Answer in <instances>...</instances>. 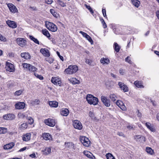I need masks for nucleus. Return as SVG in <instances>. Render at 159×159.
Listing matches in <instances>:
<instances>
[{
    "label": "nucleus",
    "instance_id": "4d7b16f0",
    "mask_svg": "<svg viewBox=\"0 0 159 159\" xmlns=\"http://www.w3.org/2000/svg\"><path fill=\"white\" fill-rule=\"evenodd\" d=\"M85 62L86 63L90 65L92 62V61L91 60L87 59H86Z\"/></svg>",
    "mask_w": 159,
    "mask_h": 159
},
{
    "label": "nucleus",
    "instance_id": "423d86ee",
    "mask_svg": "<svg viewBox=\"0 0 159 159\" xmlns=\"http://www.w3.org/2000/svg\"><path fill=\"white\" fill-rule=\"evenodd\" d=\"M101 100L105 106L107 107H109L111 105L110 100L107 98L106 96H102L101 97Z\"/></svg>",
    "mask_w": 159,
    "mask_h": 159
},
{
    "label": "nucleus",
    "instance_id": "f03ea898",
    "mask_svg": "<svg viewBox=\"0 0 159 159\" xmlns=\"http://www.w3.org/2000/svg\"><path fill=\"white\" fill-rule=\"evenodd\" d=\"M78 69V67L76 65H70L65 70L64 72L68 74H72L76 72Z\"/></svg>",
    "mask_w": 159,
    "mask_h": 159
},
{
    "label": "nucleus",
    "instance_id": "0eeeda50",
    "mask_svg": "<svg viewBox=\"0 0 159 159\" xmlns=\"http://www.w3.org/2000/svg\"><path fill=\"white\" fill-rule=\"evenodd\" d=\"M44 122L46 125L50 127L54 126L56 124L55 120L51 118L45 120Z\"/></svg>",
    "mask_w": 159,
    "mask_h": 159
},
{
    "label": "nucleus",
    "instance_id": "8fccbe9b",
    "mask_svg": "<svg viewBox=\"0 0 159 159\" xmlns=\"http://www.w3.org/2000/svg\"><path fill=\"white\" fill-rule=\"evenodd\" d=\"M45 60L50 64L52 63L54 60L53 59L51 58H46Z\"/></svg>",
    "mask_w": 159,
    "mask_h": 159
},
{
    "label": "nucleus",
    "instance_id": "9d476101",
    "mask_svg": "<svg viewBox=\"0 0 159 159\" xmlns=\"http://www.w3.org/2000/svg\"><path fill=\"white\" fill-rule=\"evenodd\" d=\"M15 118V116L13 114H8L4 115L3 116V118L6 120H12Z\"/></svg>",
    "mask_w": 159,
    "mask_h": 159
},
{
    "label": "nucleus",
    "instance_id": "6e6d98bb",
    "mask_svg": "<svg viewBox=\"0 0 159 159\" xmlns=\"http://www.w3.org/2000/svg\"><path fill=\"white\" fill-rule=\"evenodd\" d=\"M57 55L59 57L60 59L62 61H64V58L63 57L61 56L60 54V53L58 52H57Z\"/></svg>",
    "mask_w": 159,
    "mask_h": 159
},
{
    "label": "nucleus",
    "instance_id": "473e14b6",
    "mask_svg": "<svg viewBox=\"0 0 159 159\" xmlns=\"http://www.w3.org/2000/svg\"><path fill=\"white\" fill-rule=\"evenodd\" d=\"M131 1L133 5L137 7H139L140 3V1L138 0H131Z\"/></svg>",
    "mask_w": 159,
    "mask_h": 159
},
{
    "label": "nucleus",
    "instance_id": "aec40b11",
    "mask_svg": "<svg viewBox=\"0 0 159 159\" xmlns=\"http://www.w3.org/2000/svg\"><path fill=\"white\" fill-rule=\"evenodd\" d=\"M43 138L46 140H51L52 139L51 135L48 133H44L43 134Z\"/></svg>",
    "mask_w": 159,
    "mask_h": 159
},
{
    "label": "nucleus",
    "instance_id": "2eb2a0df",
    "mask_svg": "<svg viewBox=\"0 0 159 159\" xmlns=\"http://www.w3.org/2000/svg\"><path fill=\"white\" fill-rule=\"evenodd\" d=\"M40 52L44 56L49 57L50 56V53L49 51L47 48H41L40 51Z\"/></svg>",
    "mask_w": 159,
    "mask_h": 159
},
{
    "label": "nucleus",
    "instance_id": "ddd939ff",
    "mask_svg": "<svg viewBox=\"0 0 159 159\" xmlns=\"http://www.w3.org/2000/svg\"><path fill=\"white\" fill-rule=\"evenodd\" d=\"M80 33L85 38L88 40L89 42L91 43V44L93 43V41L90 36L87 34L86 33L82 31H80Z\"/></svg>",
    "mask_w": 159,
    "mask_h": 159
},
{
    "label": "nucleus",
    "instance_id": "5fc2aeb1",
    "mask_svg": "<svg viewBox=\"0 0 159 159\" xmlns=\"http://www.w3.org/2000/svg\"><path fill=\"white\" fill-rule=\"evenodd\" d=\"M125 61L126 62H128L129 63H131V61L130 59V57L128 56L125 59Z\"/></svg>",
    "mask_w": 159,
    "mask_h": 159
},
{
    "label": "nucleus",
    "instance_id": "052dcab7",
    "mask_svg": "<svg viewBox=\"0 0 159 159\" xmlns=\"http://www.w3.org/2000/svg\"><path fill=\"white\" fill-rule=\"evenodd\" d=\"M117 134L120 136H123L124 137H125V135L122 132H118L117 133Z\"/></svg>",
    "mask_w": 159,
    "mask_h": 159
},
{
    "label": "nucleus",
    "instance_id": "6ab92c4d",
    "mask_svg": "<svg viewBox=\"0 0 159 159\" xmlns=\"http://www.w3.org/2000/svg\"><path fill=\"white\" fill-rule=\"evenodd\" d=\"M15 106L17 109H22L25 107V104L24 102H19L15 105Z\"/></svg>",
    "mask_w": 159,
    "mask_h": 159
},
{
    "label": "nucleus",
    "instance_id": "b1692460",
    "mask_svg": "<svg viewBox=\"0 0 159 159\" xmlns=\"http://www.w3.org/2000/svg\"><path fill=\"white\" fill-rule=\"evenodd\" d=\"M69 113V110L66 108L62 109L60 112L61 114V115L66 116L68 115Z\"/></svg>",
    "mask_w": 159,
    "mask_h": 159
},
{
    "label": "nucleus",
    "instance_id": "3c124183",
    "mask_svg": "<svg viewBox=\"0 0 159 159\" xmlns=\"http://www.w3.org/2000/svg\"><path fill=\"white\" fill-rule=\"evenodd\" d=\"M34 75L36 77H37V78H39V79L40 80H42L43 79V76H42L41 75H39V74H38L36 73H34Z\"/></svg>",
    "mask_w": 159,
    "mask_h": 159
},
{
    "label": "nucleus",
    "instance_id": "f257e3e1",
    "mask_svg": "<svg viewBox=\"0 0 159 159\" xmlns=\"http://www.w3.org/2000/svg\"><path fill=\"white\" fill-rule=\"evenodd\" d=\"M86 99L89 103L90 104H93L94 105H97L98 102V99L91 94H88Z\"/></svg>",
    "mask_w": 159,
    "mask_h": 159
},
{
    "label": "nucleus",
    "instance_id": "a878e982",
    "mask_svg": "<svg viewBox=\"0 0 159 159\" xmlns=\"http://www.w3.org/2000/svg\"><path fill=\"white\" fill-rule=\"evenodd\" d=\"M84 154L86 157L89 158H92L93 159H95V157L90 152H89L88 151H84Z\"/></svg>",
    "mask_w": 159,
    "mask_h": 159
},
{
    "label": "nucleus",
    "instance_id": "2f4dec72",
    "mask_svg": "<svg viewBox=\"0 0 159 159\" xmlns=\"http://www.w3.org/2000/svg\"><path fill=\"white\" fill-rule=\"evenodd\" d=\"M134 84L137 88H141L143 87L141 82L140 81H136L134 82Z\"/></svg>",
    "mask_w": 159,
    "mask_h": 159
},
{
    "label": "nucleus",
    "instance_id": "603ef678",
    "mask_svg": "<svg viewBox=\"0 0 159 159\" xmlns=\"http://www.w3.org/2000/svg\"><path fill=\"white\" fill-rule=\"evenodd\" d=\"M51 148H46L45 149V153L47 154H48L50 153L51 152Z\"/></svg>",
    "mask_w": 159,
    "mask_h": 159
},
{
    "label": "nucleus",
    "instance_id": "338daca9",
    "mask_svg": "<svg viewBox=\"0 0 159 159\" xmlns=\"http://www.w3.org/2000/svg\"><path fill=\"white\" fill-rule=\"evenodd\" d=\"M5 156L3 154L0 153V159H2Z\"/></svg>",
    "mask_w": 159,
    "mask_h": 159
},
{
    "label": "nucleus",
    "instance_id": "393cba45",
    "mask_svg": "<svg viewBox=\"0 0 159 159\" xmlns=\"http://www.w3.org/2000/svg\"><path fill=\"white\" fill-rule=\"evenodd\" d=\"M145 125L147 128L152 132H154L155 131V129L154 128L153 126H152L151 124L149 122H146L145 123Z\"/></svg>",
    "mask_w": 159,
    "mask_h": 159
},
{
    "label": "nucleus",
    "instance_id": "f8f14e48",
    "mask_svg": "<svg viewBox=\"0 0 159 159\" xmlns=\"http://www.w3.org/2000/svg\"><path fill=\"white\" fill-rule=\"evenodd\" d=\"M7 6L10 11L11 12L15 13L18 11V10L16 7L13 4L9 3L7 4Z\"/></svg>",
    "mask_w": 159,
    "mask_h": 159
},
{
    "label": "nucleus",
    "instance_id": "a19ab883",
    "mask_svg": "<svg viewBox=\"0 0 159 159\" xmlns=\"http://www.w3.org/2000/svg\"><path fill=\"white\" fill-rule=\"evenodd\" d=\"M106 156L107 159H116L113 155L110 153L107 154Z\"/></svg>",
    "mask_w": 159,
    "mask_h": 159
},
{
    "label": "nucleus",
    "instance_id": "cd10ccee",
    "mask_svg": "<svg viewBox=\"0 0 159 159\" xmlns=\"http://www.w3.org/2000/svg\"><path fill=\"white\" fill-rule=\"evenodd\" d=\"M21 57L25 59H28L30 58V56L28 52H23L21 54Z\"/></svg>",
    "mask_w": 159,
    "mask_h": 159
},
{
    "label": "nucleus",
    "instance_id": "e433bc0d",
    "mask_svg": "<svg viewBox=\"0 0 159 159\" xmlns=\"http://www.w3.org/2000/svg\"><path fill=\"white\" fill-rule=\"evenodd\" d=\"M146 152L148 154H149L151 155H152L153 153V150L152 149L148 147H147L146 148Z\"/></svg>",
    "mask_w": 159,
    "mask_h": 159
},
{
    "label": "nucleus",
    "instance_id": "c03bdc74",
    "mask_svg": "<svg viewBox=\"0 0 159 159\" xmlns=\"http://www.w3.org/2000/svg\"><path fill=\"white\" fill-rule=\"evenodd\" d=\"M57 3L62 7H65L66 6V3L60 0H57Z\"/></svg>",
    "mask_w": 159,
    "mask_h": 159
},
{
    "label": "nucleus",
    "instance_id": "7ed1b4c3",
    "mask_svg": "<svg viewBox=\"0 0 159 159\" xmlns=\"http://www.w3.org/2000/svg\"><path fill=\"white\" fill-rule=\"evenodd\" d=\"M46 27L49 30L55 32L57 30V26L53 23L50 22H46L45 23Z\"/></svg>",
    "mask_w": 159,
    "mask_h": 159
},
{
    "label": "nucleus",
    "instance_id": "680f3d73",
    "mask_svg": "<svg viewBox=\"0 0 159 159\" xmlns=\"http://www.w3.org/2000/svg\"><path fill=\"white\" fill-rule=\"evenodd\" d=\"M102 14H103L104 16L105 17H106L107 15H106V10L105 9H102Z\"/></svg>",
    "mask_w": 159,
    "mask_h": 159
},
{
    "label": "nucleus",
    "instance_id": "5701e85b",
    "mask_svg": "<svg viewBox=\"0 0 159 159\" xmlns=\"http://www.w3.org/2000/svg\"><path fill=\"white\" fill-rule=\"evenodd\" d=\"M134 139L137 142L140 141V139H143V141H146V138L145 137L142 136L140 135H136L134 137Z\"/></svg>",
    "mask_w": 159,
    "mask_h": 159
},
{
    "label": "nucleus",
    "instance_id": "bf43d9fd",
    "mask_svg": "<svg viewBox=\"0 0 159 159\" xmlns=\"http://www.w3.org/2000/svg\"><path fill=\"white\" fill-rule=\"evenodd\" d=\"M89 116L92 118H93L94 117V114L93 113L91 112L90 111L89 113Z\"/></svg>",
    "mask_w": 159,
    "mask_h": 159
},
{
    "label": "nucleus",
    "instance_id": "49530a36",
    "mask_svg": "<svg viewBox=\"0 0 159 159\" xmlns=\"http://www.w3.org/2000/svg\"><path fill=\"white\" fill-rule=\"evenodd\" d=\"M40 101L38 99H35L34 101H32L31 103L33 105H37L39 104V103Z\"/></svg>",
    "mask_w": 159,
    "mask_h": 159
},
{
    "label": "nucleus",
    "instance_id": "7c9ffc66",
    "mask_svg": "<svg viewBox=\"0 0 159 159\" xmlns=\"http://www.w3.org/2000/svg\"><path fill=\"white\" fill-rule=\"evenodd\" d=\"M65 147L67 148H73L74 147V144L70 142L65 143Z\"/></svg>",
    "mask_w": 159,
    "mask_h": 159
},
{
    "label": "nucleus",
    "instance_id": "79ce46f5",
    "mask_svg": "<svg viewBox=\"0 0 159 159\" xmlns=\"http://www.w3.org/2000/svg\"><path fill=\"white\" fill-rule=\"evenodd\" d=\"M23 92V90L22 89H20V90L16 91L14 93V95L16 96H18L20 95Z\"/></svg>",
    "mask_w": 159,
    "mask_h": 159
},
{
    "label": "nucleus",
    "instance_id": "72a5a7b5",
    "mask_svg": "<svg viewBox=\"0 0 159 159\" xmlns=\"http://www.w3.org/2000/svg\"><path fill=\"white\" fill-rule=\"evenodd\" d=\"M42 32L43 34L46 36L47 38H49L50 37V34L48 31L46 29L43 30Z\"/></svg>",
    "mask_w": 159,
    "mask_h": 159
},
{
    "label": "nucleus",
    "instance_id": "4c0bfd02",
    "mask_svg": "<svg viewBox=\"0 0 159 159\" xmlns=\"http://www.w3.org/2000/svg\"><path fill=\"white\" fill-rule=\"evenodd\" d=\"M28 126V125L27 123H23L20 125V129L24 130L27 128Z\"/></svg>",
    "mask_w": 159,
    "mask_h": 159
},
{
    "label": "nucleus",
    "instance_id": "4be33fe9",
    "mask_svg": "<svg viewBox=\"0 0 159 159\" xmlns=\"http://www.w3.org/2000/svg\"><path fill=\"white\" fill-rule=\"evenodd\" d=\"M31 135L30 133H27L23 135L22 137L23 140L25 141H29L30 139Z\"/></svg>",
    "mask_w": 159,
    "mask_h": 159
},
{
    "label": "nucleus",
    "instance_id": "a18cd8bd",
    "mask_svg": "<svg viewBox=\"0 0 159 159\" xmlns=\"http://www.w3.org/2000/svg\"><path fill=\"white\" fill-rule=\"evenodd\" d=\"M84 6L90 11L91 14H93V11L89 6H88L86 4H84Z\"/></svg>",
    "mask_w": 159,
    "mask_h": 159
},
{
    "label": "nucleus",
    "instance_id": "13d9d810",
    "mask_svg": "<svg viewBox=\"0 0 159 159\" xmlns=\"http://www.w3.org/2000/svg\"><path fill=\"white\" fill-rule=\"evenodd\" d=\"M125 70L123 69H120L119 70V73L121 75H123L125 74Z\"/></svg>",
    "mask_w": 159,
    "mask_h": 159
},
{
    "label": "nucleus",
    "instance_id": "a211bd4d",
    "mask_svg": "<svg viewBox=\"0 0 159 159\" xmlns=\"http://www.w3.org/2000/svg\"><path fill=\"white\" fill-rule=\"evenodd\" d=\"M116 105L122 110H125L126 107L123 102L120 100H117L116 102Z\"/></svg>",
    "mask_w": 159,
    "mask_h": 159
},
{
    "label": "nucleus",
    "instance_id": "69168bd1",
    "mask_svg": "<svg viewBox=\"0 0 159 159\" xmlns=\"http://www.w3.org/2000/svg\"><path fill=\"white\" fill-rule=\"evenodd\" d=\"M156 13L157 18L159 20V10L156 11Z\"/></svg>",
    "mask_w": 159,
    "mask_h": 159
},
{
    "label": "nucleus",
    "instance_id": "c9c22d12",
    "mask_svg": "<svg viewBox=\"0 0 159 159\" xmlns=\"http://www.w3.org/2000/svg\"><path fill=\"white\" fill-rule=\"evenodd\" d=\"M29 38L35 43H36L38 44H39V42L37 39L31 35L29 36Z\"/></svg>",
    "mask_w": 159,
    "mask_h": 159
},
{
    "label": "nucleus",
    "instance_id": "bb28decb",
    "mask_svg": "<svg viewBox=\"0 0 159 159\" xmlns=\"http://www.w3.org/2000/svg\"><path fill=\"white\" fill-rule=\"evenodd\" d=\"M58 104V102L56 101H50L49 102V104L51 107H57Z\"/></svg>",
    "mask_w": 159,
    "mask_h": 159
},
{
    "label": "nucleus",
    "instance_id": "864d4df0",
    "mask_svg": "<svg viewBox=\"0 0 159 159\" xmlns=\"http://www.w3.org/2000/svg\"><path fill=\"white\" fill-rule=\"evenodd\" d=\"M29 123L30 125L32 124L34 122L33 119L31 117H29L28 118Z\"/></svg>",
    "mask_w": 159,
    "mask_h": 159
},
{
    "label": "nucleus",
    "instance_id": "4468645a",
    "mask_svg": "<svg viewBox=\"0 0 159 159\" xmlns=\"http://www.w3.org/2000/svg\"><path fill=\"white\" fill-rule=\"evenodd\" d=\"M6 70L9 72H11L14 71L15 68L14 65L9 62L6 63Z\"/></svg>",
    "mask_w": 159,
    "mask_h": 159
},
{
    "label": "nucleus",
    "instance_id": "dca6fc26",
    "mask_svg": "<svg viewBox=\"0 0 159 159\" xmlns=\"http://www.w3.org/2000/svg\"><path fill=\"white\" fill-rule=\"evenodd\" d=\"M51 81L54 84H60L61 83L60 78L58 77H52Z\"/></svg>",
    "mask_w": 159,
    "mask_h": 159
},
{
    "label": "nucleus",
    "instance_id": "ea45409f",
    "mask_svg": "<svg viewBox=\"0 0 159 159\" xmlns=\"http://www.w3.org/2000/svg\"><path fill=\"white\" fill-rule=\"evenodd\" d=\"M127 128L129 130H134L135 129V126L134 125L128 124L127 125Z\"/></svg>",
    "mask_w": 159,
    "mask_h": 159
},
{
    "label": "nucleus",
    "instance_id": "9b49d317",
    "mask_svg": "<svg viewBox=\"0 0 159 159\" xmlns=\"http://www.w3.org/2000/svg\"><path fill=\"white\" fill-rule=\"evenodd\" d=\"M17 43L20 47H23L25 45L26 41L22 38H18L16 39Z\"/></svg>",
    "mask_w": 159,
    "mask_h": 159
},
{
    "label": "nucleus",
    "instance_id": "39448f33",
    "mask_svg": "<svg viewBox=\"0 0 159 159\" xmlns=\"http://www.w3.org/2000/svg\"><path fill=\"white\" fill-rule=\"evenodd\" d=\"M22 65L24 68L30 71L34 72L37 70V69L35 67L31 66L29 64L24 63Z\"/></svg>",
    "mask_w": 159,
    "mask_h": 159
},
{
    "label": "nucleus",
    "instance_id": "1a4fd4ad",
    "mask_svg": "<svg viewBox=\"0 0 159 159\" xmlns=\"http://www.w3.org/2000/svg\"><path fill=\"white\" fill-rule=\"evenodd\" d=\"M73 125L75 129L81 130L82 128L81 123L78 120H75L73 122Z\"/></svg>",
    "mask_w": 159,
    "mask_h": 159
},
{
    "label": "nucleus",
    "instance_id": "de8ad7c7",
    "mask_svg": "<svg viewBox=\"0 0 159 159\" xmlns=\"http://www.w3.org/2000/svg\"><path fill=\"white\" fill-rule=\"evenodd\" d=\"M50 12L51 14H52L53 16H54V17H57V13L55 12V10L54 9H51L50 10Z\"/></svg>",
    "mask_w": 159,
    "mask_h": 159
},
{
    "label": "nucleus",
    "instance_id": "f704fd0d",
    "mask_svg": "<svg viewBox=\"0 0 159 159\" xmlns=\"http://www.w3.org/2000/svg\"><path fill=\"white\" fill-rule=\"evenodd\" d=\"M109 98L111 100L114 102L116 101L117 98L116 96L114 93L111 94L110 95Z\"/></svg>",
    "mask_w": 159,
    "mask_h": 159
},
{
    "label": "nucleus",
    "instance_id": "09e8293b",
    "mask_svg": "<svg viewBox=\"0 0 159 159\" xmlns=\"http://www.w3.org/2000/svg\"><path fill=\"white\" fill-rule=\"evenodd\" d=\"M0 40L3 42H6L7 41L6 38L1 34H0Z\"/></svg>",
    "mask_w": 159,
    "mask_h": 159
},
{
    "label": "nucleus",
    "instance_id": "6e6552de",
    "mask_svg": "<svg viewBox=\"0 0 159 159\" xmlns=\"http://www.w3.org/2000/svg\"><path fill=\"white\" fill-rule=\"evenodd\" d=\"M118 85L121 90H123L124 92H128L129 91V88L127 86L121 82H118Z\"/></svg>",
    "mask_w": 159,
    "mask_h": 159
},
{
    "label": "nucleus",
    "instance_id": "0e129e2a",
    "mask_svg": "<svg viewBox=\"0 0 159 159\" xmlns=\"http://www.w3.org/2000/svg\"><path fill=\"white\" fill-rule=\"evenodd\" d=\"M102 24H103L104 28H106V27H107L106 24L103 19H102Z\"/></svg>",
    "mask_w": 159,
    "mask_h": 159
},
{
    "label": "nucleus",
    "instance_id": "37998d69",
    "mask_svg": "<svg viewBox=\"0 0 159 159\" xmlns=\"http://www.w3.org/2000/svg\"><path fill=\"white\" fill-rule=\"evenodd\" d=\"M115 49L116 52H118L120 49V47L117 43H115L114 44Z\"/></svg>",
    "mask_w": 159,
    "mask_h": 159
},
{
    "label": "nucleus",
    "instance_id": "58836bf2",
    "mask_svg": "<svg viewBox=\"0 0 159 159\" xmlns=\"http://www.w3.org/2000/svg\"><path fill=\"white\" fill-rule=\"evenodd\" d=\"M7 132V129L6 128L0 127V134H4Z\"/></svg>",
    "mask_w": 159,
    "mask_h": 159
},
{
    "label": "nucleus",
    "instance_id": "c756f323",
    "mask_svg": "<svg viewBox=\"0 0 159 159\" xmlns=\"http://www.w3.org/2000/svg\"><path fill=\"white\" fill-rule=\"evenodd\" d=\"M100 62L103 64H108L110 62L109 60L107 58H102L100 60Z\"/></svg>",
    "mask_w": 159,
    "mask_h": 159
},
{
    "label": "nucleus",
    "instance_id": "f3484780",
    "mask_svg": "<svg viewBox=\"0 0 159 159\" xmlns=\"http://www.w3.org/2000/svg\"><path fill=\"white\" fill-rule=\"evenodd\" d=\"M8 25L12 28H15L17 27V24L15 21L10 20H8L6 21Z\"/></svg>",
    "mask_w": 159,
    "mask_h": 159
},
{
    "label": "nucleus",
    "instance_id": "20e7f679",
    "mask_svg": "<svg viewBox=\"0 0 159 159\" xmlns=\"http://www.w3.org/2000/svg\"><path fill=\"white\" fill-rule=\"evenodd\" d=\"M80 140L81 143L83 145L86 146L88 147L90 144V141L89 139L85 136L80 137Z\"/></svg>",
    "mask_w": 159,
    "mask_h": 159
},
{
    "label": "nucleus",
    "instance_id": "412c9836",
    "mask_svg": "<svg viewBox=\"0 0 159 159\" xmlns=\"http://www.w3.org/2000/svg\"><path fill=\"white\" fill-rule=\"evenodd\" d=\"M14 145V143L13 142H11L4 145L3 146V148L4 149H11Z\"/></svg>",
    "mask_w": 159,
    "mask_h": 159
},
{
    "label": "nucleus",
    "instance_id": "c85d7f7f",
    "mask_svg": "<svg viewBox=\"0 0 159 159\" xmlns=\"http://www.w3.org/2000/svg\"><path fill=\"white\" fill-rule=\"evenodd\" d=\"M69 80L72 84H79L80 83V81L79 80H77L75 78H71L70 79H69Z\"/></svg>",
    "mask_w": 159,
    "mask_h": 159
},
{
    "label": "nucleus",
    "instance_id": "774afa93",
    "mask_svg": "<svg viewBox=\"0 0 159 159\" xmlns=\"http://www.w3.org/2000/svg\"><path fill=\"white\" fill-rule=\"evenodd\" d=\"M30 156L32 158H34V157H35L36 156H35V154L34 153H32L30 155Z\"/></svg>",
    "mask_w": 159,
    "mask_h": 159
},
{
    "label": "nucleus",
    "instance_id": "e2e57ef3",
    "mask_svg": "<svg viewBox=\"0 0 159 159\" xmlns=\"http://www.w3.org/2000/svg\"><path fill=\"white\" fill-rule=\"evenodd\" d=\"M45 1L46 3H47L48 4H51L52 2V0H45Z\"/></svg>",
    "mask_w": 159,
    "mask_h": 159
}]
</instances>
